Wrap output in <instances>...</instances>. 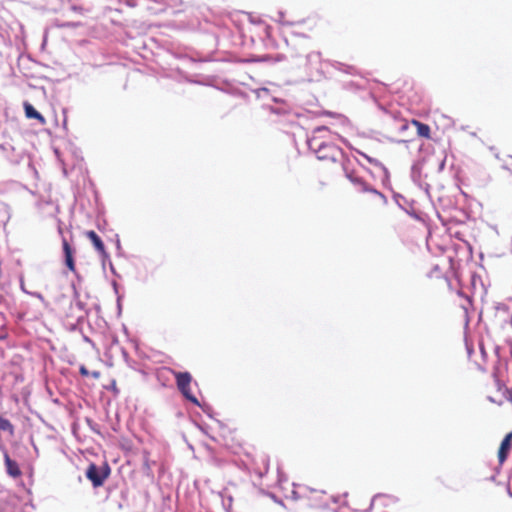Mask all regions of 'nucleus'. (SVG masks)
Returning a JSON list of instances; mask_svg holds the SVG:
<instances>
[{
  "label": "nucleus",
  "mask_w": 512,
  "mask_h": 512,
  "mask_svg": "<svg viewBox=\"0 0 512 512\" xmlns=\"http://www.w3.org/2000/svg\"><path fill=\"white\" fill-rule=\"evenodd\" d=\"M354 186V193L357 201L362 206L368 207L373 204L384 203L385 196L358 177H350Z\"/></svg>",
  "instance_id": "1"
},
{
  "label": "nucleus",
  "mask_w": 512,
  "mask_h": 512,
  "mask_svg": "<svg viewBox=\"0 0 512 512\" xmlns=\"http://www.w3.org/2000/svg\"><path fill=\"white\" fill-rule=\"evenodd\" d=\"M176 384L183 396L195 405H200L197 397L191 392L192 376L189 372H173Z\"/></svg>",
  "instance_id": "2"
},
{
  "label": "nucleus",
  "mask_w": 512,
  "mask_h": 512,
  "mask_svg": "<svg viewBox=\"0 0 512 512\" xmlns=\"http://www.w3.org/2000/svg\"><path fill=\"white\" fill-rule=\"evenodd\" d=\"M109 473L110 469L108 466L100 470L96 464L91 463L87 468L86 477L92 482L94 487H99L103 485Z\"/></svg>",
  "instance_id": "3"
},
{
  "label": "nucleus",
  "mask_w": 512,
  "mask_h": 512,
  "mask_svg": "<svg viewBox=\"0 0 512 512\" xmlns=\"http://www.w3.org/2000/svg\"><path fill=\"white\" fill-rule=\"evenodd\" d=\"M338 154L339 149L331 144H321L319 148L316 149L317 158L320 160L335 161Z\"/></svg>",
  "instance_id": "4"
},
{
  "label": "nucleus",
  "mask_w": 512,
  "mask_h": 512,
  "mask_svg": "<svg viewBox=\"0 0 512 512\" xmlns=\"http://www.w3.org/2000/svg\"><path fill=\"white\" fill-rule=\"evenodd\" d=\"M62 248L64 252L65 264L71 272H76L74 261V249L71 247L66 238L62 239Z\"/></svg>",
  "instance_id": "5"
},
{
  "label": "nucleus",
  "mask_w": 512,
  "mask_h": 512,
  "mask_svg": "<svg viewBox=\"0 0 512 512\" xmlns=\"http://www.w3.org/2000/svg\"><path fill=\"white\" fill-rule=\"evenodd\" d=\"M512 432L508 433L502 440L498 450V460L500 464H503L511 450Z\"/></svg>",
  "instance_id": "6"
},
{
  "label": "nucleus",
  "mask_w": 512,
  "mask_h": 512,
  "mask_svg": "<svg viewBox=\"0 0 512 512\" xmlns=\"http://www.w3.org/2000/svg\"><path fill=\"white\" fill-rule=\"evenodd\" d=\"M86 237L92 242L95 250L102 256H107L106 249L103 241L97 235V233L93 230L87 231L85 233Z\"/></svg>",
  "instance_id": "7"
},
{
  "label": "nucleus",
  "mask_w": 512,
  "mask_h": 512,
  "mask_svg": "<svg viewBox=\"0 0 512 512\" xmlns=\"http://www.w3.org/2000/svg\"><path fill=\"white\" fill-rule=\"evenodd\" d=\"M4 461H5L6 471L11 477L18 478L21 476L22 472H21L17 462L12 460L9 457L8 453L4 454Z\"/></svg>",
  "instance_id": "8"
},
{
  "label": "nucleus",
  "mask_w": 512,
  "mask_h": 512,
  "mask_svg": "<svg viewBox=\"0 0 512 512\" xmlns=\"http://www.w3.org/2000/svg\"><path fill=\"white\" fill-rule=\"evenodd\" d=\"M23 107L27 118L36 119L42 125L46 124L44 116L40 114L29 102H24Z\"/></svg>",
  "instance_id": "9"
},
{
  "label": "nucleus",
  "mask_w": 512,
  "mask_h": 512,
  "mask_svg": "<svg viewBox=\"0 0 512 512\" xmlns=\"http://www.w3.org/2000/svg\"><path fill=\"white\" fill-rule=\"evenodd\" d=\"M411 124L416 127L417 129V134L420 136V137H423V138H427L429 139L430 138V133H431V130H430V127L427 125V124H424L416 119H412L411 120Z\"/></svg>",
  "instance_id": "10"
},
{
  "label": "nucleus",
  "mask_w": 512,
  "mask_h": 512,
  "mask_svg": "<svg viewBox=\"0 0 512 512\" xmlns=\"http://www.w3.org/2000/svg\"><path fill=\"white\" fill-rule=\"evenodd\" d=\"M13 425L11 422L0 416V431H12Z\"/></svg>",
  "instance_id": "11"
},
{
  "label": "nucleus",
  "mask_w": 512,
  "mask_h": 512,
  "mask_svg": "<svg viewBox=\"0 0 512 512\" xmlns=\"http://www.w3.org/2000/svg\"><path fill=\"white\" fill-rule=\"evenodd\" d=\"M79 372L82 376H85V377H87L89 375V371L87 370V368L85 366H81L79 369Z\"/></svg>",
  "instance_id": "12"
},
{
  "label": "nucleus",
  "mask_w": 512,
  "mask_h": 512,
  "mask_svg": "<svg viewBox=\"0 0 512 512\" xmlns=\"http://www.w3.org/2000/svg\"><path fill=\"white\" fill-rule=\"evenodd\" d=\"M92 375H93L94 378H98L100 376V373L99 372H93Z\"/></svg>",
  "instance_id": "13"
},
{
  "label": "nucleus",
  "mask_w": 512,
  "mask_h": 512,
  "mask_svg": "<svg viewBox=\"0 0 512 512\" xmlns=\"http://www.w3.org/2000/svg\"><path fill=\"white\" fill-rule=\"evenodd\" d=\"M364 156L366 157V159H367L370 163H373L372 158H370V157H368V156H366V155H364Z\"/></svg>",
  "instance_id": "14"
}]
</instances>
